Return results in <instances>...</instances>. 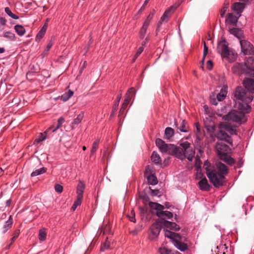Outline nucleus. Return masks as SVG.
Here are the masks:
<instances>
[{
	"mask_svg": "<svg viewBox=\"0 0 254 254\" xmlns=\"http://www.w3.org/2000/svg\"><path fill=\"white\" fill-rule=\"evenodd\" d=\"M155 143L162 153L172 155L181 160L187 158L190 161H191L194 157L195 152L187 141L180 144L179 146L167 144L160 138L156 139Z\"/></svg>",
	"mask_w": 254,
	"mask_h": 254,
	"instance_id": "obj_1",
	"label": "nucleus"
},
{
	"mask_svg": "<svg viewBox=\"0 0 254 254\" xmlns=\"http://www.w3.org/2000/svg\"><path fill=\"white\" fill-rule=\"evenodd\" d=\"M235 97L238 100L236 106L239 110H242L246 113H249L251 111V107L247 102L253 100L252 95L247 96L245 90L242 87H238L234 94Z\"/></svg>",
	"mask_w": 254,
	"mask_h": 254,
	"instance_id": "obj_2",
	"label": "nucleus"
},
{
	"mask_svg": "<svg viewBox=\"0 0 254 254\" xmlns=\"http://www.w3.org/2000/svg\"><path fill=\"white\" fill-rule=\"evenodd\" d=\"M235 72L244 73L254 76V57H250L243 64L238 63L233 67Z\"/></svg>",
	"mask_w": 254,
	"mask_h": 254,
	"instance_id": "obj_3",
	"label": "nucleus"
},
{
	"mask_svg": "<svg viewBox=\"0 0 254 254\" xmlns=\"http://www.w3.org/2000/svg\"><path fill=\"white\" fill-rule=\"evenodd\" d=\"M218 156L219 158L228 165H232L235 161L233 158L228 155L229 147L223 141H217L215 145Z\"/></svg>",
	"mask_w": 254,
	"mask_h": 254,
	"instance_id": "obj_4",
	"label": "nucleus"
},
{
	"mask_svg": "<svg viewBox=\"0 0 254 254\" xmlns=\"http://www.w3.org/2000/svg\"><path fill=\"white\" fill-rule=\"evenodd\" d=\"M164 236L171 239L174 246L181 251H185L188 249L187 244L183 242V238L179 234L164 229Z\"/></svg>",
	"mask_w": 254,
	"mask_h": 254,
	"instance_id": "obj_5",
	"label": "nucleus"
},
{
	"mask_svg": "<svg viewBox=\"0 0 254 254\" xmlns=\"http://www.w3.org/2000/svg\"><path fill=\"white\" fill-rule=\"evenodd\" d=\"M246 113L242 110H233L223 117V119L227 121H231L240 125L244 124L247 121L245 114Z\"/></svg>",
	"mask_w": 254,
	"mask_h": 254,
	"instance_id": "obj_6",
	"label": "nucleus"
},
{
	"mask_svg": "<svg viewBox=\"0 0 254 254\" xmlns=\"http://www.w3.org/2000/svg\"><path fill=\"white\" fill-rule=\"evenodd\" d=\"M149 206L151 209L156 210V214L159 218L171 219L173 216L172 212L167 210L163 211L164 206L159 203L150 202L149 203Z\"/></svg>",
	"mask_w": 254,
	"mask_h": 254,
	"instance_id": "obj_7",
	"label": "nucleus"
},
{
	"mask_svg": "<svg viewBox=\"0 0 254 254\" xmlns=\"http://www.w3.org/2000/svg\"><path fill=\"white\" fill-rule=\"evenodd\" d=\"M207 176L214 187H219L223 185L224 177L222 174L217 173L215 170L211 173H208Z\"/></svg>",
	"mask_w": 254,
	"mask_h": 254,
	"instance_id": "obj_8",
	"label": "nucleus"
},
{
	"mask_svg": "<svg viewBox=\"0 0 254 254\" xmlns=\"http://www.w3.org/2000/svg\"><path fill=\"white\" fill-rule=\"evenodd\" d=\"M161 225L158 222H155L150 227L148 232V238L151 241H155L160 233Z\"/></svg>",
	"mask_w": 254,
	"mask_h": 254,
	"instance_id": "obj_9",
	"label": "nucleus"
},
{
	"mask_svg": "<svg viewBox=\"0 0 254 254\" xmlns=\"http://www.w3.org/2000/svg\"><path fill=\"white\" fill-rule=\"evenodd\" d=\"M219 130L217 133V137L218 141H226V142L232 144V141L230 137L226 132L225 130L222 128L221 124L219 126Z\"/></svg>",
	"mask_w": 254,
	"mask_h": 254,
	"instance_id": "obj_10",
	"label": "nucleus"
},
{
	"mask_svg": "<svg viewBox=\"0 0 254 254\" xmlns=\"http://www.w3.org/2000/svg\"><path fill=\"white\" fill-rule=\"evenodd\" d=\"M242 52L244 55H251L253 52V46L250 42L246 40L240 41Z\"/></svg>",
	"mask_w": 254,
	"mask_h": 254,
	"instance_id": "obj_11",
	"label": "nucleus"
},
{
	"mask_svg": "<svg viewBox=\"0 0 254 254\" xmlns=\"http://www.w3.org/2000/svg\"><path fill=\"white\" fill-rule=\"evenodd\" d=\"M217 50L218 53L221 55L222 57L228 52L230 50L225 40H223L218 42Z\"/></svg>",
	"mask_w": 254,
	"mask_h": 254,
	"instance_id": "obj_12",
	"label": "nucleus"
},
{
	"mask_svg": "<svg viewBox=\"0 0 254 254\" xmlns=\"http://www.w3.org/2000/svg\"><path fill=\"white\" fill-rule=\"evenodd\" d=\"M174 10L175 8L173 7H171L165 11L160 18V21L158 24L159 26L162 24V23L167 22L168 21L172 14V11Z\"/></svg>",
	"mask_w": 254,
	"mask_h": 254,
	"instance_id": "obj_13",
	"label": "nucleus"
},
{
	"mask_svg": "<svg viewBox=\"0 0 254 254\" xmlns=\"http://www.w3.org/2000/svg\"><path fill=\"white\" fill-rule=\"evenodd\" d=\"M245 6L241 2H235L232 6V9L235 14L241 15V13L245 9Z\"/></svg>",
	"mask_w": 254,
	"mask_h": 254,
	"instance_id": "obj_14",
	"label": "nucleus"
},
{
	"mask_svg": "<svg viewBox=\"0 0 254 254\" xmlns=\"http://www.w3.org/2000/svg\"><path fill=\"white\" fill-rule=\"evenodd\" d=\"M243 84L249 91L253 93L254 92V80L250 78H248L243 81Z\"/></svg>",
	"mask_w": 254,
	"mask_h": 254,
	"instance_id": "obj_15",
	"label": "nucleus"
},
{
	"mask_svg": "<svg viewBox=\"0 0 254 254\" xmlns=\"http://www.w3.org/2000/svg\"><path fill=\"white\" fill-rule=\"evenodd\" d=\"M199 188L203 191L208 190L210 189V185L208 184L206 178L204 177L198 182Z\"/></svg>",
	"mask_w": 254,
	"mask_h": 254,
	"instance_id": "obj_16",
	"label": "nucleus"
},
{
	"mask_svg": "<svg viewBox=\"0 0 254 254\" xmlns=\"http://www.w3.org/2000/svg\"><path fill=\"white\" fill-rule=\"evenodd\" d=\"M237 55L232 51L229 50L222 58H225L230 63L234 62L237 59Z\"/></svg>",
	"mask_w": 254,
	"mask_h": 254,
	"instance_id": "obj_17",
	"label": "nucleus"
},
{
	"mask_svg": "<svg viewBox=\"0 0 254 254\" xmlns=\"http://www.w3.org/2000/svg\"><path fill=\"white\" fill-rule=\"evenodd\" d=\"M180 125L178 126V123H175L176 127L181 131L183 132H187L188 131V125L187 122L184 120H181L180 121Z\"/></svg>",
	"mask_w": 254,
	"mask_h": 254,
	"instance_id": "obj_18",
	"label": "nucleus"
},
{
	"mask_svg": "<svg viewBox=\"0 0 254 254\" xmlns=\"http://www.w3.org/2000/svg\"><path fill=\"white\" fill-rule=\"evenodd\" d=\"M163 225L166 229L169 228L175 231H179L180 230V227L175 222H172L169 221H165L164 222Z\"/></svg>",
	"mask_w": 254,
	"mask_h": 254,
	"instance_id": "obj_19",
	"label": "nucleus"
},
{
	"mask_svg": "<svg viewBox=\"0 0 254 254\" xmlns=\"http://www.w3.org/2000/svg\"><path fill=\"white\" fill-rule=\"evenodd\" d=\"M216 165L218 171L220 172L219 174L223 176L227 174L228 169L224 164L221 162H218L216 164Z\"/></svg>",
	"mask_w": 254,
	"mask_h": 254,
	"instance_id": "obj_20",
	"label": "nucleus"
},
{
	"mask_svg": "<svg viewBox=\"0 0 254 254\" xmlns=\"http://www.w3.org/2000/svg\"><path fill=\"white\" fill-rule=\"evenodd\" d=\"M241 16L240 15L235 14L233 13H229L228 15V19L230 22L233 25H236L239 18Z\"/></svg>",
	"mask_w": 254,
	"mask_h": 254,
	"instance_id": "obj_21",
	"label": "nucleus"
},
{
	"mask_svg": "<svg viewBox=\"0 0 254 254\" xmlns=\"http://www.w3.org/2000/svg\"><path fill=\"white\" fill-rule=\"evenodd\" d=\"M52 127H50L44 133H41L38 137L35 140L34 144H38L41 141L46 139V134L50 130H52Z\"/></svg>",
	"mask_w": 254,
	"mask_h": 254,
	"instance_id": "obj_22",
	"label": "nucleus"
},
{
	"mask_svg": "<svg viewBox=\"0 0 254 254\" xmlns=\"http://www.w3.org/2000/svg\"><path fill=\"white\" fill-rule=\"evenodd\" d=\"M84 189V184L81 182H79L76 188L77 196L83 197Z\"/></svg>",
	"mask_w": 254,
	"mask_h": 254,
	"instance_id": "obj_23",
	"label": "nucleus"
},
{
	"mask_svg": "<svg viewBox=\"0 0 254 254\" xmlns=\"http://www.w3.org/2000/svg\"><path fill=\"white\" fill-rule=\"evenodd\" d=\"M154 14H155V10L153 9L150 12L148 16L147 17L146 19L143 22V25L142 27L147 29L148 26H149L150 21L152 20V19L153 18Z\"/></svg>",
	"mask_w": 254,
	"mask_h": 254,
	"instance_id": "obj_24",
	"label": "nucleus"
},
{
	"mask_svg": "<svg viewBox=\"0 0 254 254\" xmlns=\"http://www.w3.org/2000/svg\"><path fill=\"white\" fill-rule=\"evenodd\" d=\"M47 28L48 24L47 23H46L37 34L36 38V41H39L41 39H42L43 37L46 33Z\"/></svg>",
	"mask_w": 254,
	"mask_h": 254,
	"instance_id": "obj_25",
	"label": "nucleus"
},
{
	"mask_svg": "<svg viewBox=\"0 0 254 254\" xmlns=\"http://www.w3.org/2000/svg\"><path fill=\"white\" fill-rule=\"evenodd\" d=\"M174 135V129L170 127H167L165 128V132H164V138L166 139H170Z\"/></svg>",
	"mask_w": 254,
	"mask_h": 254,
	"instance_id": "obj_26",
	"label": "nucleus"
},
{
	"mask_svg": "<svg viewBox=\"0 0 254 254\" xmlns=\"http://www.w3.org/2000/svg\"><path fill=\"white\" fill-rule=\"evenodd\" d=\"M227 91L226 88L223 87L221 89L220 92L217 94V99L218 101H222L223 100L226 96Z\"/></svg>",
	"mask_w": 254,
	"mask_h": 254,
	"instance_id": "obj_27",
	"label": "nucleus"
},
{
	"mask_svg": "<svg viewBox=\"0 0 254 254\" xmlns=\"http://www.w3.org/2000/svg\"><path fill=\"white\" fill-rule=\"evenodd\" d=\"M203 168L206 171L207 176L208 175V173H211L215 170L214 167L211 166L210 164L208 161H205L204 162Z\"/></svg>",
	"mask_w": 254,
	"mask_h": 254,
	"instance_id": "obj_28",
	"label": "nucleus"
},
{
	"mask_svg": "<svg viewBox=\"0 0 254 254\" xmlns=\"http://www.w3.org/2000/svg\"><path fill=\"white\" fill-rule=\"evenodd\" d=\"M145 177L147 178L149 184L151 185H155L158 183L157 179L153 174H150L149 176H146Z\"/></svg>",
	"mask_w": 254,
	"mask_h": 254,
	"instance_id": "obj_29",
	"label": "nucleus"
},
{
	"mask_svg": "<svg viewBox=\"0 0 254 254\" xmlns=\"http://www.w3.org/2000/svg\"><path fill=\"white\" fill-rule=\"evenodd\" d=\"M222 128H224L225 131H227L231 135L236 134V130L227 124H221Z\"/></svg>",
	"mask_w": 254,
	"mask_h": 254,
	"instance_id": "obj_30",
	"label": "nucleus"
},
{
	"mask_svg": "<svg viewBox=\"0 0 254 254\" xmlns=\"http://www.w3.org/2000/svg\"><path fill=\"white\" fill-rule=\"evenodd\" d=\"M135 95V91L134 90V88L131 87L129 88L127 91L126 95V98L130 101L131 99H134Z\"/></svg>",
	"mask_w": 254,
	"mask_h": 254,
	"instance_id": "obj_31",
	"label": "nucleus"
},
{
	"mask_svg": "<svg viewBox=\"0 0 254 254\" xmlns=\"http://www.w3.org/2000/svg\"><path fill=\"white\" fill-rule=\"evenodd\" d=\"M151 161L156 164H158L161 162V158L156 152H153L151 156Z\"/></svg>",
	"mask_w": 254,
	"mask_h": 254,
	"instance_id": "obj_32",
	"label": "nucleus"
},
{
	"mask_svg": "<svg viewBox=\"0 0 254 254\" xmlns=\"http://www.w3.org/2000/svg\"><path fill=\"white\" fill-rule=\"evenodd\" d=\"M14 29L17 34L20 36H23L25 33V29L21 25H16L14 26Z\"/></svg>",
	"mask_w": 254,
	"mask_h": 254,
	"instance_id": "obj_33",
	"label": "nucleus"
},
{
	"mask_svg": "<svg viewBox=\"0 0 254 254\" xmlns=\"http://www.w3.org/2000/svg\"><path fill=\"white\" fill-rule=\"evenodd\" d=\"M230 33L234 35L238 39H240L242 35V33L241 30L238 28H233L230 30Z\"/></svg>",
	"mask_w": 254,
	"mask_h": 254,
	"instance_id": "obj_34",
	"label": "nucleus"
},
{
	"mask_svg": "<svg viewBox=\"0 0 254 254\" xmlns=\"http://www.w3.org/2000/svg\"><path fill=\"white\" fill-rule=\"evenodd\" d=\"M230 108V107H229V105H225L223 107H221L220 109L218 110V112L217 114L219 116L222 117L223 118V116H225L223 115V114L226 113L227 112V111L229 110Z\"/></svg>",
	"mask_w": 254,
	"mask_h": 254,
	"instance_id": "obj_35",
	"label": "nucleus"
},
{
	"mask_svg": "<svg viewBox=\"0 0 254 254\" xmlns=\"http://www.w3.org/2000/svg\"><path fill=\"white\" fill-rule=\"evenodd\" d=\"M46 170L47 169L44 167L36 169L31 174V176L33 177L44 174L46 172Z\"/></svg>",
	"mask_w": 254,
	"mask_h": 254,
	"instance_id": "obj_36",
	"label": "nucleus"
},
{
	"mask_svg": "<svg viewBox=\"0 0 254 254\" xmlns=\"http://www.w3.org/2000/svg\"><path fill=\"white\" fill-rule=\"evenodd\" d=\"M73 92L69 90L67 92L62 95L61 97V99L63 101H66L73 95Z\"/></svg>",
	"mask_w": 254,
	"mask_h": 254,
	"instance_id": "obj_37",
	"label": "nucleus"
},
{
	"mask_svg": "<svg viewBox=\"0 0 254 254\" xmlns=\"http://www.w3.org/2000/svg\"><path fill=\"white\" fill-rule=\"evenodd\" d=\"M47 234L44 228L41 229L39 231V239L40 241H44L46 239Z\"/></svg>",
	"mask_w": 254,
	"mask_h": 254,
	"instance_id": "obj_38",
	"label": "nucleus"
},
{
	"mask_svg": "<svg viewBox=\"0 0 254 254\" xmlns=\"http://www.w3.org/2000/svg\"><path fill=\"white\" fill-rule=\"evenodd\" d=\"M83 199V197L77 196L76 199L74 202L73 204L71 207V209L72 211H74L77 206H79L82 202Z\"/></svg>",
	"mask_w": 254,
	"mask_h": 254,
	"instance_id": "obj_39",
	"label": "nucleus"
},
{
	"mask_svg": "<svg viewBox=\"0 0 254 254\" xmlns=\"http://www.w3.org/2000/svg\"><path fill=\"white\" fill-rule=\"evenodd\" d=\"M84 114L83 112H81L79 115H78L77 117L74 119L72 123V125H78L82 121L83 118Z\"/></svg>",
	"mask_w": 254,
	"mask_h": 254,
	"instance_id": "obj_40",
	"label": "nucleus"
},
{
	"mask_svg": "<svg viewBox=\"0 0 254 254\" xmlns=\"http://www.w3.org/2000/svg\"><path fill=\"white\" fill-rule=\"evenodd\" d=\"M4 11L9 17L13 18V19H19V17L13 13L8 7H5L4 8Z\"/></svg>",
	"mask_w": 254,
	"mask_h": 254,
	"instance_id": "obj_41",
	"label": "nucleus"
},
{
	"mask_svg": "<svg viewBox=\"0 0 254 254\" xmlns=\"http://www.w3.org/2000/svg\"><path fill=\"white\" fill-rule=\"evenodd\" d=\"M122 98V94H119L117 97L116 102L114 104V105L113 107L112 112L113 113L116 112L119 104V102Z\"/></svg>",
	"mask_w": 254,
	"mask_h": 254,
	"instance_id": "obj_42",
	"label": "nucleus"
},
{
	"mask_svg": "<svg viewBox=\"0 0 254 254\" xmlns=\"http://www.w3.org/2000/svg\"><path fill=\"white\" fill-rule=\"evenodd\" d=\"M3 37L11 40H14L15 39L14 34L9 31L4 32Z\"/></svg>",
	"mask_w": 254,
	"mask_h": 254,
	"instance_id": "obj_43",
	"label": "nucleus"
},
{
	"mask_svg": "<svg viewBox=\"0 0 254 254\" xmlns=\"http://www.w3.org/2000/svg\"><path fill=\"white\" fill-rule=\"evenodd\" d=\"M64 122V119L62 117L59 118L58 120V123L57 127L52 130V132H54L56 131L58 129H59L60 127H61Z\"/></svg>",
	"mask_w": 254,
	"mask_h": 254,
	"instance_id": "obj_44",
	"label": "nucleus"
},
{
	"mask_svg": "<svg viewBox=\"0 0 254 254\" xmlns=\"http://www.w3.org/2000/svg\"><path fill=\"white\" fill-rule=\"evenodd\" d=\"M99 141L98 140H96L94 141L92 145V149L91 150V155H93L95 152L96 151L97 149L98 148V146L99 144Z\"/></svg>",
	"mask_w": 254,
	"mask_h": 254,
	"instance_id": "obj_45",
	"label": "nucleus"
},
{
	"mask_svg": "<svg viewBox=\"0 0 254 254\" xmlns=\"http://www.w3.org/2000/svg\"><path fill=\"white\" fill-rule=\"evenodd\" d=\"M153 168L150 166H146L144 172V176H149L150 174H153Z\"/></svg>",
	"mask_w": 254,
	"mask_h": 254,
	"instance_id": "obj_46",
	"label": "nucleus"
},
{
	"mask_svg": "<svg viewBox=\"0 0 254 254\" xmlns=\"http://www.w3.org/2000/svg\"><path fill=\"white\" fill-rule=\"evenodd\" d=\"M11 216H10L9 219L7 221H6V222H5V224L4 226V228L5 229V231H6L8 228H9L12 224V220L11 219Z\"/></svg>",
	"mask_w": 254,
	"mask_h": 254,
	"instance_id": "obj_47",
	"label": "nucleus"
},
{
	"mask_svg": "<svg viewBox=\"0 0 254 254\" xmlns=\"http://www.w3.org/2000/svg\"><path fill=\"white\" fill-rule=\"evenodd\" d=\"M128 217L129 218V220L133 223H135L136 220L135 218V212L134 210H132L130 214L128 215Z\"/></svg>",
	"mask_w": 254,
	"mask_h": 254,
	"instance_id": "obj_48",
	"label": "nucleus"
},
{
	"mask_svg": "<svg viewBox=\"0 0 254 254\" xmlns=\"http://www.w3.org/2000/svg\"><path fill=\"white\" fill-rule=\"evenodd\" d=\"M147 28L141 27L140 30V37L141 39H143L146 33Z\"/></svg>",
	"mask_w": 254,
	"mask_h": 254,
	"instance_id": "obj_49",
	"label": "nucleus"
},
{
	"mask_svg": "<svg viewBox=\"0 0 254 254\" xmlns=\"http://www.w3.org/2000/svg\"><path fill=\"white\" fill-rule=\"evenodd\" d=\"M110 249L109 242L106 240L105 243L101 247V251H104L106 250Z\"/></svg>",
	"mask_w": 254,
	"mask_h": 254,
	"instance_id": "obj_50",
	"label": "nucleus"
},
{
	"mask_svg": "<svg viewBox=\"0 0 254 254\" xmlns=\"http://www.w3.org/2000/svg\"><path fill=\"white\" fill-rule=\"evenodd\" d=\"M143 49H143V47H142V46H141V47H140L138 48V50H137V52L136 53V54H135V56H134V58H133V62H134V61H135V59H136V58H137L139 56V55H140V54L143 52Z\"/></svg>",
	"mask_w": 254,
	"mask_h": 254,
	"instance_id": "obj_51",
	"label": "nucleus"
},
{
	"mask_svg": "<svg viewBox=\"0 0 254 254\" xmlns=\"http://www.w3.org/2000/svg\"><path fill=\"white\" fill-rule=\"evenodd\" d=\"M55 190L56 192L61 193L63 190V187L59 184H56L55 186Z\"/></svg>",
	"mask_w": 254,
	"mask_h": 254,
	"instance_id": "obj_52",
	"label": "nucleus"
},
{
	"mask_svg": "<svg viewBox=\"0 0 254 254\" xmlns=\"http://www.w3.org/2000/svg\"><path fill=\"white\" fill-rule=\"evenodd\" d=\"M52 46H53L52 42V41L49 42V43L47 45L46 49H45V50L44 51V54L45 55H46L47 54L48 52L50 50V49L51 48Z\"/></svg>",
	"mask_w": 254,
	"mask_h": 254,
	"instance_id": "obj_53",
	"label": "nucleus"
},
{
	"mask_svg": "<svg viewBox=\"0 0 254 254\" xmlns=\"http://www.w3.org/2000/svg\"><path fill=\"white\" fill-rule=\"evenodd\" d=\"M200 140H201V138L198 136V135L197 134H196V138L194 141V144H195V147H197V146L200 147V145H201L200 143Z\"/></svg>",
	"mask_w": 254,
	"mask_h": 254,
	"instance_id": "obj_54",
	"label": "nucleus"
},
{
	"mask_svg": "<svg viewBox=\"0 0 254 254\" xmlns=\"http://www.w3.org/2000/svg\"><path fill=\"white\" fill-rule=\"evenodd\" d=\"M218 101L217 98L213 97L212 96L210 97V102L212 104L214 105H217L218 104Z\"/></svg>",
	"mask_w": 254,
	"mask_h": 254,
	"instance_id": "obj_55",
	"label": "nucleus"
},
{
	"mask_svg": "<svg viewBox=\"0 0 254 254\" xmlns=\"http://www.w3.org/2000/svg\"><path fill=\"white\" fill-rule=\"evenodd\" d=\"M207 68L209 70H211L212 68V63L210 60L207 62L206 63Z\"/></svg>",
	"mask_w": 254,
	"mask_h": 254,
	"instance_id": "obj_56",
	"label": "nucleus"
},
{
	"mask_svg": "<svg viewBox=\"0 0 254 254\" xmlns=\"http://www.w3.org/2000/svg\"><path fill=\"white\" fill-rule=\"evenodd\" d=\"M252 0H240V2L244 4L246 6L247 4H250L252 2Z\"/></svg>",
	"mask_w": 254,
	"mask_h": 254,
	"instance_id": "obj_57",
	"label": "nucleus"
},
{
	"mask_svg": "<svg viewBox=\"0 0 254 254\" xmlns=\"http://www.w3.org/2000/svg\"><path fill=\"white\" fill-rule=\"evenodd\" d=\"M203 44H204L203 56L205 57L207 54L208 48L207 47L205 42H203Z\"/></svg>",
	"mask_w": 254,
	"mask_h": 254,
	"instance_id": "obj_58",
	"label": "nucleus"
},
{
	"mask_svg": "<svg viewBox=\"0 0 254 254\" xmlns=\"http://www.w3.org/2000/svg\"><path fill=\"white\" fill-rule=\"evenodd\" d=\"M130 100H129L128 99L125 98V100H124V101L123 103V105L124 107H127V106L128 105L129 102Z\"/></svg>",
	"mask_w": 254,
	"mask_h": 254,
	"instance_id": "obj_59",
	"label": "nucleus"
},
{
	"mask_svg": "<svg viewBox=\"0 0 254 254\" xmlns=\"http://www.w3.org/2000/svg\"><path fill=\"white\" fill-rule=\"evenodd\" d=\"M158 190H151V194L152 196H156L158 194Z\"/></svg>",
	"mask_w": 254,
	"mask_h": 254,
	"instance_id": "obj_60",
	"label": "nucleus"
},
{
	"mask_svg": "<svg viewBox=\"0 0 254 254\" xmlns=\"http://www.w3.org/2000/svg\"><path fill=\"white\" fill-rule=\"evenodd\" d=\"M18 235H19L18 233H16L14 234L13 237H12V238L11 239V243L12 242H13L15 241V240L18 237Z\"/></svg>",
	"mask_w": 254,
	"mask_h": 254,
	"instance_id": "obj_61",
	"label": "nucleus"
},
{
	"mask_svg": "<svg viewBox=\"0 0 254 254\" xmlns=\"http://www.w3.org/2000/svg\"><path fill=\"white\" fill-rule=\"evenodd\" d=\"M126 107H124L123 105H122V107L121 108V109L120 110V113H120V116H121V114H122L124 113V112L125 110L126 109Z\"/></svg>",
	"mask_w": 254,
	"mask_h": 254,
	"instance_id": "obj_62",
	"label": "nucleus"
},
{
	"mask_svg": "<svg viewBox=\"0 0 254 254\" xmlns=\"http://www.w3.org/2000/svg\"><path fill=\"white\" fill-rule=\"evenodd\" d=\"M196 149H197L198 152L200 153V154H202L203 152V151L202 150V149L201 148V146L199 147V146H197V147H195Z\"/></svg>",
	"mask_w": 254,
	"mask_h": 254,
	"instance_id": "obj_63",
	"label": "nucleus"
},
{
	"mask_svg": "<svg viewBox=\"0 0 254 254\" xmlns=\"http://www.w3.org/2000/svg\"><path fill=\"white\" fill-rule=\"evenodd\" d=\"M148 41V38H146L142 42V47H143V48H144V46L146 43V42Z\"/></svg>",
	"mask_w": 254,
	"mask_h": 254,
	"instance_id": "obj_64",
	"label": "nucleus"
}]
</instances>
